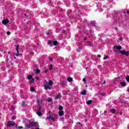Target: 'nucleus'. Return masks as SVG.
<instances>
[{"label": "nucleus", "instance_id": "nucleus-1", "mask_svg": "<svg viewBox=\"0 0 129 129\" xmlns=\"http://www.w3.org/2000/svg\"><path fill=\"white\" fill-rule=\"evenodd\" d=\"M54 84V83L53 82V81L49 80V82L47 81V80H45L44 81V89L45 90H47V89L51 90V88L49 86H52Z\"/></svg>", "mask_w": 129, "mask_h": 129}, {"label": "nucleus", "instance_id": "nucleus-2", "mask_svg": "<svg viewBox=\"0 0 129 129\" xmlns=\"http://www.w3.org/2000/svg\"><path fill=\"white\" fill-rule=\"evenodd\" d=\"M33 126H34V127H37L39 126V124H38V122H30L27 125V127H32Z\"/></svg>", "mask_w": 129, "mask_h": 129}, {"label": "nucleus", "instance_id": "nucleus-3", "mask_svg": "<svg viewBox=\"0 0 129 129\" xmlns=\"http://www.w3.org/2000/svg\"><path fill=\"white\" fill-rule=\"evenodd\" d=\"M15 122L14 121H10L8 124H7V126H15Z\"/></svg>", "mask_w": 129, "mask_h": 129}, {"label": "nucleus", "instance_id": "nucleus-4", "mask_svg": "<svg viewBox=\"0 0 129 129\" xmlns=\"http://www.w3.org/2000/svg\"><path fill=\"white\" fill-rule=\"evenodd\" d=\"M17 53L16 54V57H19L20 55V52H19V45H17L16 48H15Z\"/></svg>", "mask_w": 129, "mask_h": 129}, {"label": "nucleus", "instance_id": "nucleus-5", "mask_svg": "<svg viewBox=\"0 0 129 129\" xmlns=\"http://www.w3.org/2000/svg\"><path fill=\"white\" fill-rule=\"evenodd\" d=\"M10 22V20H9V19H4L3 21H2V24L3 25H7V24H9V22Z\"/></svg>", "mask_w": 129, "mask_h": 129}, {"label": "nucleus", "instance_id": "nucleus-6", "mask_svg": "<svg viewBox=\"0 0 129 129\" xmlns=\"http://www.w3.org/2000/svg\"><path fill=\"white\" fill-rule=\"evenodd\" d=\"M37 114L38 116H41L42 115V113H41V107H39V109L37 112Z\"/></svg>", "mask_w": 129, "mask_h": 129}, {"label": "nucleus", "instance_id": "nucleus-7", "mask_svg": "<svg viewBox=\"0 0 129 129\" xmlns=\"http://www.w3.org/2000/svg\"><path fill=\"white\" fill-rule=\"evenodd\" d=\"M113 48L114 49H117V50H121V47L120 46H117L116 45H114Z\"/></svg>", "mask_w": 129, "mask_h": 129}, {"label": "nucleus", "instance_id": "nucleus-8", "mask_svg": "<svg viewBox=\"0 0 129 129\" xmlns=\"http://www.w3.org/2000/svg\"><path fill=\"white\" fill-rule=\"evenodd\" d=\"M58 115H59V116H62V115H64V111L63 110L59 111L58 112Z\"/></svg>", "mask_w": 129, "mask_h": 129}, {"label": "nucleus", "instance_id": "nucleus-9", "mask_svg": "<svg viewBox=\"0 0 129 129\" xmlns=\"http://www.w3.org/2000/svg\"><path fill=\"white\" fill-rule=\"evenodd\" d=\"M48 119H49V120H52V121H54V120H55V119H54V118H53L51 116H49L47 117Z\"/></svg>", "mask_w": 129, "mask_h": 129}, {"label": "nucleus", "instance_id": "nucleus-10", "mask_svg": "<svg viewBox=\"0 0 129 129\" xmlns=\"http://www.w3.org/2000/svg\"><path fill=\"white\" fill-rule=\"evenodd\" d=\"M47 44H48V45H49L50 47H52V46L53 45L52 42V41H51V40L48 41Z\"/></svg>", "mask_w": 129, "mask_h": 129}, {"label": "nucleus", "instance_id": "nucleus-11", "mask_svg": "<svg viewBox=\"0 0 129 129\" xmlns=\"http://www.w3.org/2000/svg\"><path fill=\"white\" fill-rule=\"evenodd\" d=\"M81 95H86V91L84 90L82 92H81Z\"/></svg>", "mask_w": 129, "mask_h": 129}, {"label": "nucleus", "instance_id": "nucleus-12", "mask_svg": "<svg viewBox=\"0 0 129 129\" xmlns=\"http://www.w3.org/2000/svg\"><path fill=\"white\" fill-rule=\"evenodd\" d=\"M60 97H61V94H58L54 98L55 99H58L59 98H60Z\"/></svg>", "mask_w": 129, "mask_h": 129}, {"label": "nucleus", "instance_id": "nucleus-13", "mask_svg": "<svg viewBox=\"0 0 129 129\" xmlns=\"http://www.w3.org/2000/svg\"><path fill=\"white\" fill-rule=\"evenodd\" d=\"M119 53H120V54H122V55H125V51H124V50H119Z\"/></svg>", "mask_w": 129, "mask_h": 129}, {"label": "nucleus", "instance_id": "nucleus-14", "mask_svg": "<svg viewBox=\"0 0 129 129\" xmlns=\"http://www.w3.org/2000/svg\"><path fill=\"white\" fill-rule=\"evenodd\" d=\"M67 80L69 81V82H72V81H73V79L71 77H69L67 79Z\"/></svg>", "mask_w": 129, "mask_h": 129}, {"label": "nucleus", "instance_id": "nucleus-15", "mask_svg": "<svg viewBox=\"0 0 129 129\" xmlns=\"http://www.w3.org/2000/svg\"><path fill=\"white\" fill-rule=\"evenodd\" d=\"M110 112H111V113H113V114L115 113V109L113 108L110 109Z\"/></svg>", "mask_w": 129, "mask_h": 129}, {"label": "nucleus", "instance_id": "nucleus-16", "mask_svg": "<svg viewBox=\"0 0 129 129\" xmlns=\"http://www.w3.org/2000/svg\"><path fill=\"white\" fill-rule=\"evenodd\" d=\"M87 45L88 46H92V43L91 42H90V41H88V42H87Z\"/></svg>", "mask_w": 129, "mask_h": 129}, {"label": "nucleus", "instance_id": "nucleus-17", "mask_svg": "<svg viewBox=\"0 0 129 129\" xmlns=\"http://www.w3.org/2000/svg\"><path fill=\"white\" fill-rule=\"evenodd\" d=\"M57 44H58V42H57V41H54L52 42V45L53 46H56V45H57Z\"/></svg>", "mask_w": 129, "mask_h": 129}, {"label": "nucleus", "instance_id": "nucleus-18", "mask_svg": "<svg viewBox=\"0 0 129 129\" xmlns=\"http://www.w3.org/2000/svg\"><path fill=\"white\" fill-rule=\"evenodd\" d=\"M120 84L122 86H126V84L125 83V82H121L120 83Z\"/></svg>", "mask_w": 129, "mask_h": 129}, {"label": "nucleus", "instance_id": "nucleus-19", "mask_svg": "<svg viewBox=\"0 0 129 129\" xmlns=\"http://www.w3.org/2000/svg\"><path fill=\"white\" fill-rule=\"evenodd\" d=\"M87 104H91L92 103V100H90L86 102Z\"/></svg>", "mask_w": 129, "mask_h": 129}, {"label": "nucleus", "instance_id": "nucleus-20", "mask_svg": "<svg viewBox=\"0 0 129 129\" xmlns=\"http://www.w3.org/2000/svg\"><path fill=\"white\" fill-rule=\"evenodd\" d=\"M35 73H37V74H39V73H40V70H39V69H36V70H35Z\"/></svg>", "mask_w": 129, "mask_h": 129}, {"label": "nucleus", "instance_id": "nucleus-21", "mask_svg": "<svg viewBox=\"0 0 129 129\" xmlns=\"http://www.w3.org/2000/svg\"><path fill=\"white\" fill-rule=\"evenodd\" d=\"M58 109H59V110H60V111H61V110H62L63 109V106H59Z\"/></svg>", "mask_w": 129, "mask_h": 129}, {"label": "nucleus", "instance_id": "nucleus-22", "mask_svg": "<svg viewBox=\"0 0 129 129\" xmlns=\"http://www.w3.org/2000/svg\"><path fill=\"white\" fill-rule=\"evenodd\" d=\"M33 77V76H32V75H29L27 77V79H31V78Z\"/></svg>", "mask_w": 129, "mask_h": 129}, {"label": "nucleus", "instance_id": "nucleus-23", "mask_svg": "<svg viewBox=\"0 0 129 129\" xmlns=\"http://www.w3.org/2000/svg\"><path fill=\"white\" fill-rule=\"evenodd\" d=\"M30 90H31V91H35V88H34V87H31L30 88Z\"/></svg>", "mask_w": 129, "mask_h": 129}, {"label": "nucleus", "instance_id": "nucleus-24", "mask_svg": "<svg viewBox=\"0 0 129 129\" xmlns=\"http://www.w3.org/2000/svg\"><path fill=\"white\" fill-rule=\"evenodd\" d=\"M125 56H128L129 52L128 51H125Z\"/></svg>", "mask_w": 129, "mask_h": 129}, {"label": "nucleus", "instance_id": "nucleus-25", "mask_svg": "<svg viewBox=\"0 0 129 129\" xmlns=\"http://www.w3.org/2000/svg\"><path fill=\"white\" fill-rule=\"evenodd\" d=\"M52 70H53V67H52V65H50V66H49V70L51 71Z\"/></svg>", "mask_w": 129, "mask_h": 129}, {"label": "nucleus", "instance_id": "nucleus-26", "mask_svg": "<svg viewBox=\"0 0 129 129\" xmlns=\"http://www.w3.org/2000/svg\"><path fill=\"white\" fill-rule=\"evenodd\" d=\"M107 58H108V56L106 55V56H105V57H103V60H106V59H107Z\"/></svg>", "mask_w": 129, "mask_h": 129}, {"label": "nucleus", "instance_id": "nucleus-27", "mask_svg": "<svg viewBox=\"0 0 129 129\" xmlns=\"http://www.w3.org/2000/svg\"><path fill=\"white\" fill-rule=\"evenodd\" d=\"M126 80L127 82H129V76H127L126 77Z\"/></svg>", "mask_w": 129, "mask_h": 129}, {"label": "nucleus", "instance_id": "nucleus-28", "mask_svg": "<svg viewBox=\"0 0 129 129\" xmlns=\"http://www.w3.org/2000/svg\"><path fill=\"white\" fill-rule=\"evenodd\" d=\"M7 34L8 35V36H10L11 35V32L7 31Z\"/></svg>", "mask_w": 129, "mask_h": 129}, {"label": "nucleus", "instance_id": "nucleus-29", "mask_svg": "<svg viewBox=\"0 0 129 129\" xmlns=\"http://www.w3.org/2000/svg\"><path fill=\"white\" fill-rule=\"evenodd\" d=\"M22 106L23 107L26 106V104H25V101L22 102Z\"/></svg>", "mask_w": 129, "mask_h": 129}, {"label": "nucleus", "instance_id": "nucleus-30", "mask_svg": "<svg viewBox=\"0 0 129 129\" xmlns=\"http://www.w3.org/2000/svg\"><path fill=\"white\" fill-rule=\"evenodd\" d=\"M81 50V48L80 47H79V48H78V49H77V51L78 52H80Z\"/></svg>", "mask_w": 129, "mask_h": 129}, {"label": "nucleus", "instance_id": "nucleus-31", "mask_svg": "<svg viewBox=\"0 0 129 129\" xmlns=\"http://www.w3.org/2000/svg\"><path fill=\"white\" fill-rule=\"evenodd\" d=\"M47 101H48V102H51V101H52V99H49L47 100Z\"/></svg>", "mask_w": 129, "mask_h": 129}, {"label": "nucleus", "instance_id": "nucleus-32", "mask_svg": "<svg viewBox=\"0 0 129 129\" xmlns=\"http://www.w3.org/2000/svg\"><path fill=\"white\" fill-rule=\"evenodd\" d=\"M12 119L13 120H14V119H16V117H15V116L12 117Z\"/></svg>", "mask_w": 129, "mask_h": 129}, {"label": "nucleus", "instance_id": "nucleus-33", "mask_svg": "<svg viewBox=\"0 0 129 129\" xmlns=\"http://www.w3.org/2000/svg\"><path fill=\"white\" fill-rule=\"evenodd\" d=\"M61 86H65V83H62Z\"/></svg>", "mask_w": 129, "mask_h": 129}, {"label": "nucleus", "instance_id": "nucleus-34", "mask_svg": "<svg viewBox=\"0 0 129 129\" xmlns=\"http://www.w3.org/2000/svg\"><path fill=\"white\" fill-rule=\"evenodd\" d=\"M83 81H84V82H86V78H84L83 79Z\"/></svg>", "mask_w": 129, "mask_h": 129}, {"label": "nucleus", "instance_id": "nucleus-35", "mask_svg": "<svg viewBox=\"0 0 129 129\" xmlns=\"http://www.w3.org/2000/svg\"><path fill=\"white\" fill-rule=\"evenodd\" d=\"M18 128H19V129H22V128H23V126H19L18 127Z\"/></svg>", "mask_w": 129, "mask_h": 129}, {"label": "nucleus", "instance_id": "nucleus-36", "mask_svg": "<svg viewBox=\"0 0 129 129\" xmlns=\"http://www.w3.org/2000/svg\"><path fill=\"white\" fill-rule=\"evenodd\" d=\"M100 57H101V55H99V54H98V55H97V57H98V58H100Z\"/></svg>", "mask_w": 129, "mask_h": 129}, {"label": "nucleus", "instance_id": "nucleus-37", "mask_svg": "<svg viewBox=\"0 0 129 129\" xmlns=\"http://www.w3.org/2000/svg\"><path fill=\"white\" fill-rule=\"evenodd\" d=\"M49 61H53V58L50 57L49 58Z\"/></svg>", "mask_w": 129, "mask_h": 129}, {"label": "nucleus", "instance_id": "nucleus-38", "mask_svg": "<svg viewBox=\"0 0 129 129\" xmlns=\"http://www.w3.org/2000/svg\"><path fill=\"white\" fill-rule=\"evenodd\" d=\"M110 3H112L113 0H108Z\"/></svg>", "mask_w": 129, "mask_h": 129}, {"label": "nucleus", "instance_id": "nucleus-39", "mask_svg": "<svg viewBox=\"0 0 129 129\" xmlns=\"http://www.w3.org/2000/svg\"><path fill=\"white\" fill-rule=\"evenodd\" d=\"M105 83H106V82H105V81H104V82H103V85L105 84Z\"/></svg>", "mask_w": 129, "mask_h": 129}, {"label": "nucleus", "instance_id": "nucleus-40", "mask_svg": "<svg viewBox=\"0 0 129 129\" xmlns=\"http://www.w3.org/2000/svg\"><path fill=\"white\" fill-rule=\"evenodd\" d=\"M119 40H120V41H122V38H119Z\"/></svg>", "mask_w": 129, "mask_h": 129}, {"label": "nucleus", "instance_id": "nucleus-41", "mask_svg": "<svg viewBox=\"0 0 129 129\" xmlns=\"http://www.w3.org/2000/svg\"><path fill=\"white\" fill-rule=\"evenodd\" d=\"M30 54H31V55H34V52H30Z\"/></svg>", "mask_w": 129, "mask_h": 129}, {"label": "nucleus", "instance_id": "nucleus-42", "mask_svg": "<svg viewBox=\"0 0 129 129\" xmlns=\"http://www.w3.org/2000/svg\"><path fill=\"white\" fill-rule=\"evenodd\" d=\"M35 79L38 80V79H39V77H35Z\"/></svg>", "mask_w": 129, "mask_h": 129}, {"label": "nucleus", "instance_id": "nucleus-43", "mask_svg": "<svg viewBox=\"0 0 129 129\" xmlns=\"http://www.w3.org/2000/svg\"><path fill=\"white\" fill-rule=\"evenodd\" d=\"M84 40H87V38L86 37H84Z\"/></svg>", "mask_w": 129, "mask_h": 129}, {"label": "nucleus", "instance_id": "nucleus-44", "mask_svg": "<svg viewBox=\"0 0 129 129\" xmlns=\"http://www.w3.org/2000/svg\"><path fill=\"white\" fill-rule=\"evenodd\" d=\"M34 81H35V80H34V79L31 80V82H34Z\"/></svg>", "mask_w": 129, "mask_h": 129}, {"label": "nucleus", "instance_id": "nucleus-45", "mask_svg": "<svg viewBox=\"0 0 129 129\" xmlns=\"http://www.w3.org/2000/svg\"><path fill=\"white\" fill-rule=\"evenodd\" d=\"M127 91L129 92V88L127 89Z\"/></svg>", "mask_w": 129, "mask_h": 129}, {"label": "nucleus", "instance_id": "nucleus-46", "mask_svg": "<svg viewBox=\"0 0 129 129\" xmlns=\"http://www.w3.org/2000/svg\"><path fill=\"white\" fill-rule=\"evenodd\" d=\"M127 14H129V11H127Z\"/></svg>", "mask_w": 129, "mask_h": 129}, {"label": "nucleus", "instance_id": "nucleus-47", "mask_svg": "<svg viewBox=\"0 0 129 129\" xmlns=\"http://www.w3.org/2000/svg\"><path fill=\"white\" fill-rule=\"evenodd\" d=\"M61 119H62V120H64V118H62Z\"/></svg>", "mask_w": 129, "mask_h": 129}, {"label": "nucleus", "instance_id": "nucleus-48", "mask_svg": "<svg viewBox=\"0 0 129 129\" xmlns=\"http://www.w3.org/2000/svg\"><path fill=\"white\" fill-rule=\"evenodd\" d=\"M81 126H83V125H82V124H81Z\"/></svg>", "mask_w": 129, "mask_h": 129}, {"label": "nucleus", "instance_id": "nucleus-49", "mask_svg": "<svg viewBox=\"0 0 129 129\" xmlns=\"http://www.w3.org/2000/svg\"><path fill=\"white\" fill-rule=\"evenodd\" d=\"M65 127H65V126H64V127H63V128H65Z\"/></svg>", "mask_w": 129, "mask_h": 129}, {"label": "nucleus", "instance_id": "nucleus-50", "mask_svg": "<svg viewBox=\"0 0 129 129\" xmlns=\"http://www.w3.org/2000/svg\"><path fill=\"white\" fill-rule=\"evenodd\" d=\"M78 123H79H79H80V122H78Z\"/></svg>", "mask_w": 129, "mask_h": 129}]
</instances>
